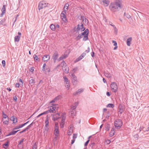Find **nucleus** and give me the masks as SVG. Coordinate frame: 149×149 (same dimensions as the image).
<instances>
[{"label": "nucleus", "mask_w": 149, "mask_h": 149, "mask_svg": "<svg viewBox=\"0 0 149 149\" xmlns=\"http://www.w3.org/2000/svg\"><path fill=\"white\" fill-rule=\"evenodd\" d=\"M121 0H116L111 2L109 6V9L113 12H117L121 8Z\"/></svg>", "instance_id": "obj_1"}, {"label": "nucleus", "mask_w": 149, "mask_h": 149, "mask_svg": "<svg viewBox=\"0 0 149 149\" xmlns=\"http://www.w3.org/2000/svg\"><path fill=\"white\" fill-rule=\"evenodd\" d=\"M123 124L122 121L120 119H117L114 121V126L117 129H119Z\"/></svg>", "instance_id": "obj_2"}, {"label": "nucleus", "mask_w": 149, "mask_h": 149, "mask_svg": "<svg viewBox=\"0 0 149 149\" xmlns=\"http://www.w3.org/2000/svg\"><path fill=\"white\" fill-rule=\"evenodd\" d=\"M48 5H49V4L47 3L46 1H41L39 3L38 9L40 10L41 9L48 6Z\"/></svg>", "instance_id": "obj_3"}, {"label": "nucleus", "mask_w": 149, "mask_h": 149, "mask_svg": "<svg viewBox=\"0 0 149 149\" xmlns=\"http://www.w3.org/2000/svg\"><path fill=\"white\" fill-rule=\"evenodd\" d=\"M111 88L113 92L116 93L118 90L117 84L115 82H112L111 84Z\"/></svg>", "instance_id": "obj_4"}, {"label": "nucleus", "mask_w": 149, "mask_h": 149, "mask_svg": "<svg viewBox=\"0 0 149 149\" xmlns=\"http://www.w3.org/2000/svg\"><path fill=\"white\" fill-rule=\"evenodd\" d=\"M125 109V107L124 105L121 104H119L118 107V114L121 115Z\"/></svg>", "instance_id": "obj_5"}, {"label": "nucleus", "mask_w": 149, "mask_h": 149, "mask_svg": "<svg viewBox=\"0 0 149 149\" xmlns=\"http://www.w3.org/2000/svg\"><path fill=\"white\" fill-rule=\"evenodd\" d=\"M51 116L52 117V120L54 121H56L61 118L60 113H58L51 114Z\"/></svg>", "instance_id": "obj_6"}, {"label": "nucleus", "mask_w": 149, "mask_h": 149, "mask_svg": "<svg viewBox=\"0 0 149 149\" xmlns=\"http://www.w3.org/2000/svg\"><path fill=\"white\" fill-rule=\"evenodd\" d=\"M72 82L74 85L76 84L77 80L76 76L73 74H71Z\"/></svg>", "instance_id": "obj_7"}, {"label": "nucleus", "mask_w": 149, "mask_h": 149, "mask_svg": "<svg viewBox=\"0 0 149 149\" xmlns=\"http://www.w3.org/2000/svg\"><path fill=\"white\" fill-rule=\"evenodd\" d=\"M65 14H66L63 13V11H62L61 14V17L63 21L65 23H66L68 22V20L66 19V16Z\"/></svg>", "instance_id": "obj_8"}, {"label": "nucleus", "mask_w": 149, "mask_h": 149, "mask_svg": "<svg viewBox=\"0 0 149 149\" xmlns=\"http://www.w3.org/2000/svg\"><path fill=\"white\" fill-rule=\"evenodd\" d=\"M58 57V54L57 52L56 51L52 56V58L54 61V63H55Z\"/></svg>", "instance_id": "obj_9"}, {"label": "nucleus", "mask_w": 149, "mask_h": 149, "mask_svg": "<svg viewBox=\"0 0 149 149\" xmlns=\"http://www.w3.org/2000/svg\"><path fill=\"white\" fill-rule=\"evenodd\" d=\"M54 129V133L56 136H58L59 134V132L58 130V126L57 125L55 124Z\"/></svg>", "instance_id": "obj_10"}, {"label": "nucleus", "mask_w": 149, "mask_h": 149, "mask_svg": "<svg viewBox=\"0 0 149 149\" xmlns=\"http://www.w3.org/2000/svg\"><path fill=\"white\" fill-rule=\"evenodd\" d=\"M62 69L63 72L65 73L68 74L69 73V69L67 65L63 67L62 68Z\"/></svg>", "instance_id": "obj_11"}, {"label": "nucleus", "mask_w": 149, "mask_h": 149, "mask_svg": "<svg viewBox=\"0 0 149 149\" xmlns=\"http://www.w3.org/2000/svg\"><path fill=\"white\" fill-rule=\"evenodd\" d=\"M50 59L49 55H44L42 58V60L44 61H47Z\"/></svg>", "instance_id": "obj_12"}, {"label": "nucleus", "mask_w": 149, "mask_h": 149, "mask_svg": "<svg viewBox=\"0 0 149 149\" xmlns=\"http://www.w3.org/2000/svg\"><path fill=\"white\" fill-rule=\"evenodd\" d=\"M6 5H3L2 8L1 9V17H2L4 14L6 13Z\"/></svg>", "instance_id": "obj_13"}, {"label": "nucleus", "mask_w": 149, "mask_h": 149, "mask_svg": "<svg viewBox=\"0 0 149 149\" xmlns=\"http://www.w3.org/2000/svg\"><path fill=\"white\" fill-rule=\"evenodd\" d=\"M84 91V89L83 88H81L78 89L77 91L74 92L73 93V95L74 96H76L79 95Z\"/></svg>", "instance_id": "obj_14"}, {"label": "nucleus", "mask_w": 149, "mask_h": 149, "mask_svg": "<svg viewBox=\"0 0 149 149\" xmlns=\"http://www.w3.org/2000/svg\"><path fill=\"white\" fill-rule=\"evenodd\" d=\"M19 130H17V131L13 130L11 132H9V133L8 134L6 135V136H9L11 135L15 134L18 131H19Z\"/></svg>", "instance_id": "obj_15"}, {"label": "nucleus", "mask_w": 149, "mask_h": 149, "mask_svg": "<svg viewBox=\"0 0 149 149\" xmlns=\"http://www.w3.org/2000/svg\"><path fill=\"white\" fill-rule=\"evenodd\" d=\"M103 5L105 6H108L110 3V1L108 0H103Z\"/></svg>", "instance_id": "obj_16"}, {"label": "nucleus", "mask_w": 149, "mask_h": 149, "mask_svg": "<svg viewBox=\"0 0 149 149\" xmlns=\"http://www.w3.org/2000/svg\"><path fill=\"white\" fill-rule=\"evenodd\" d=\"M105 76L109 78L111 77V75L107 71H105L104 72Z\"/></svg>", "instance_id": "obj_17"}, {"label": "nucleus", "mask_w": 149, "mask_h": 149, "mask_svg": "<svg viewBox=\"0 0 149 149\" xmlns=\"http://www.w3.org/2000/svg\"><path fill=\"white\" fill-rule=\"evenodd\" d=\"M132 38L131 37L129 38L127 40V45L130 46L131 45V42L132 40Z\"/></svg>", "instance_id": "obj_18"}, {"label": "nucleus", "mask_w": 149, "mask_h": 149, "mask_svg": "<svg viewBox=\"0 0 149 149\" xmlns=\"http://www.w3.org/2000/svg\"><path fill=\"white\" fill-rule=\"evenodd\" d=\"M115 132L114 129L113 128H112L110 133H109V136L110 137H112L115 134Z\"/></svg>", "instance_id": "obj_19"}, {"label": "nucleus", "mask_w": 149, "mask_h": 149, "mask_svg": "<svg viewBox=\"0 0 149 149\" xmlns=\"http://www.w3.org/2000/svg\"><path fill=\"white\" fill-rule=\"evenodd\" d=\"M52 106H51L49 107V108H50L51 109L53 112V113H55L56 112V105H54V104H52Z\"/></svg>", "instance_id": "obj_20"}, {"label": "nucleus", "mask_w": 149, "mask_h": 149, "mask_svg": "<svg viewBox=\"0 0 149 149\" xmlns=\"http://www.w3.org/2000/svg\"><path fill=\"white\" fill-rule=\"evenodd\" d=\"M66 113L65 112H63L62 113L61 116L62 118V120H65L66 118Z\"/></svg>", "instance_id": "obj_21"}, {"label": "nucleus", "mask_w": 149, "mask_h": 149, "mask_svg": "<svg viewBox=\"0 0 149 149\" xmlns=\"http://www.w3.org/2000/svg\"><path fill=\"white\" fill-rule=\"evenodd\" d=\"M85 30V31H84V32L81 33L82 35L84 36H85L86 35H88L89 33V31L88 29H87Z\"/></svg>", "instance_id": "obj_22"}, {"label": "nucleus", "mask_w": 149, "mask_h": 149, "mask_svg": "<svg viewBox=\"0 0 149 149\" xmlns=\"http://www.w3.org/2000/svg\"><path fill=\"white\" fill-rule=\"evenodd\" d=\"M76 114V112L75 111H71L69 113V114L70 116H75Z\"/></svg>", "instance_id": "obj_23"}, {"label": "nucleus", "mask_w": 149, "mask_h": 149, "mask_svg": "<svg viewBox=\"0 0 149 149\" xmlns=\"http://www.w3.org/2000/svg\"><path fill=\"white\" fill-rule=\"evenodd\" d=\"M50 28L53 31H55L56 29L55 26L53 24H52L50 25Z\"/></svg>", "instance_id": "obj_24"}, {"label": "nucleus", "mask_w": 149, "mask_h": 149, "mask_svg": "<svg viewBox=\"0 0 149 149\" xmlns=\"http://www.w3.org/2000/svg\"><path fill=\"white\" fill-rule=\"evenodd\" d=\"M65 120H61V122L60 123V127H61V128H63L64 127V124L65 123Z\"/></svg>", "instance_id": "obj_25"}, {"label": "nucleus", "mask_w": 149, "mask_h": 149, "mask_svg": "<svg viewBox=\"0 0 149 149\" xmlns=\"http://www.w3.org/2000/svg\"><path fill=\"white\" fill-rule=\"evenodd\" d=\"M20 37V36H15V42H19V40Z\"/></svg>", "instance_id": "obj_26"}, {"label": "nucleus", "mask_w": 149, "mask_h": 149, "mask_svg": "<svg viewBox=\"0 0 149 149\" xmlns=\"http://www.w3.org/2000/svg\"><path fill=\"white\" fill-rule=\"evenodd\" d=\"M75 104H76L75 105L72 106L71 109L72 110V111L76 109L78 104V102H77V103H75Z\"/></svg>", "instance_id": "obj_27"}, {"label": "nucleus", "mask_w": 149, "mask_h": 149, "mask_svg": "<svg viewBox=\"0 0 149 149\" xmlns=\"http://www.w3.org/2000/svg\"><path fill=\"white\" fill-rule=\"evenodd\" d=\"M35 82V80L33 79H31L29 81V83L30 84H31V85H33Z\"/></svg>", "instance_id": "obj_28"}, {"label": "nucleus", "mask_w": 149, "mask_h": 149, "mask_svg": "<svg viewBox=\"0 0 149 149\" xmlns=\"http://www.w3.org/2000/svg\"><path fill=\"white\" fill-rule=\"evenodd\" d=\"M48 108L49 109L48 110H47L45 111L46 114L48 113H53V112L52 111V110L50 108H49V107H48Z\"/></svg>", "instance_id": "obj_29"}, {"label": "nucleus", "mask_w": 149, "mask_h": 149, "mask_svg": "<svg viewBox=\"0 0 149 149\" xmlns=\"http://www.w3.org/2000/svg\"><path fill=\"white\" fill-rule=\"evenodd\" d=\"M65 85L68 90H69L70 88V85L69 81L68 82H65Z\"/></svg>", "instance_id": "obj_30"}, {"label": "nucleus", "mask_w": 149, "mask_h": 149, "mask_svg": "<svg viewBox=\"0 0 149 149\" xmlns=\"http://www.w3.org/2000/svg\"><path fill=\"white\" fill-rule=\"evenodd\" d=\"M78 69V68L77 67H76L74 68H73L72 70V72L73 73L72 74H74V73Z\"/></svg>", "instance_id": "obj_31"}, {"label": "nucleus", "mask_w": 149, "mask_h": 149, "mask_svg": "<svg viewBox=\"0 0 149 149\" xmlns=\"http://www.w3.org/2000/svg\"><path fill=\"white\" fill-rule=\"evenodd\" d=\"M48 120H49L48 117V116H47V118H46V120H45V125L48 126V124H49V123Z\"/></svg>", "instance_id": "obj_32"}, {"label": "nucleus", "mask_w": 149, "mask_h": 149, "mask_svg": "<svg viewBox=\"0 0 149 149\" xmlns=\"http://www.w3.org/2000/svg\"><path fill=\"white\" fill-rule=\"evenodd\" d=\"M83 35H82V33L79 34L78 36L76 37V39L77 40H79L82 37V36Z\"/></svg>", "instance_id": "obj_33"}, {"label": "nucleus", "mask_w": 149, "mask_h": 149, "mask_svg": "<svg viewBox=\"0 0 149 149\" xmlns=\"http://www.w3.org/2000/svg\"><path fill=\"white\" fill-rule=\"evenodd\" d=\"M81 19H82L83 21H84V20H85V23H86L87 21L88 22V20L84 16H81Z\"/></svg>", "instance_id": "obj_34"}, {"label": "nucleus", "mask_w": 149, "mask_h": 149, "mask_svg": "<svg viewBox=\"0 0 149 149\" xmlns=\"http://www.w3.org/2000/svg\"><path fill=\"white\" fill-rule=\"evenodd\" d=\"M83 58H82V57H81V56H80L76 59V60L75 61V62H78L79 61L81 60Z\"/></svg>", "instance_id": "obj_35"}, {"label": "nucleus", "mask_w": 149, "mask_h": 149, "mask_svg": "<svg viewBox=\"0 0 149 149\" xmlns=\"http://www.w3.org/2000/svg\"><path fill=\"white\" fill-rule=\"evenodd\" d=\"M114 107V105L112 104H108L106 106L107 107H111L112 108H113Z\"/></svg>", "instance_id": "obj_36"}, {"label": "nucleus", "mask_w": 149, "mask_h": 149, "mask_svg": "<svg viewBox=\"0 0 149 149\" xmlns=\"http://www.w3.org/2000/svg\"><path fill=\"white\" fill-rule=\"evenodd\" d=\"M81 25H80V30H81V31H84L85 30V28L84 27L83 24H82L81 23Z\"/></svg>", "instance_id": "obj_37"}, {"label": "nucleus", "mask_w": 149, "mask_h": 149, "mask_svg": "<svg viewBox=\"0 0 149 149\" xmlns=\"http://www.w3.org/2000/svg\"><path fill=\"white\" fill-rule=\"evenodd\" d=\"M23 127L22 126V124L21 125H19L18 126H17L15 127L13 129L14 130L18 129L19 128H21Z\"/></svg>", "instance_id": "obj_38"}, {"label": "nucleus", "mask_w": 149, "mask_h": 149, "mask_svg": "<svg viewBox=\"0 0 149 149\" xmlns=\"http://www.w3.org/2000/svg\"><path fill=\"white\" fill-rule=\"evenodd\" d=\"M124 16L126 17L127 18L129 19L131 17V16L128 13H124Z\"/></svg>", "instance_id": "obj_39"}, {"label": "nucleus", "mask_w": 149, "mask_h": 149, "mask_svg": "<svg viewBox=\"0 0 149 149\" xmlns=\"http://www.w3.org/2000/svg\"><path fill=\"white\" fill-rule=\"evenodd\" d=\"M61 65L62 68L63 67H64L67 65L66 63H65L64 61H63L61 62Z\"/></svg>", "instance_id": "obj_40"}, {"label": "nucleus", "mask_w": 149, "mask_h": 149, "mask_svg": "<svg viewBox=\"0 0 149 149\" xmlns=\"http://www.w3.org/2000/svg\"><path fill=\"white\" fill-rule=\"evenodd\" d=\"M9 122V118H7V119L6 120H5L3 122V123L5 125H7L8 124V123Z\"/></svg>", "instance_id": "obj_41"}, {"label": "nucleus", "mask_w": 149, "mask_h": 149, "mask_svg": "<svg viewBox=\"0 0 149 149\" xmlns=\"http://www.w3.org/2000/svg\"><path fill=\"white\" fill-rule=\"evenodd\" d=\"M2 114L3 118H7V117H8L7 115L5 113L4 111H3L2 112Z\"/></svg>", "instance_id": "obj_42"}, {"label": "nucleus", "mask_w": 149, "mask_h": 149, "mask_svg": "<svg viewBox=\"0 0 149 149\" xmlns=\"http://www.w3.org/2000/svg\"><path fill=\"white\" fill-rule=\"evenodd\" d=\"M37 143H35L33 145L32 149H37Z\"/></svg>", "instance_id": "obj_43"}, {"label": "nucleus", "mask_w": 149, "mask_h": 149, "mask_svg": "<svg viewBox=\"0 0 149 149\" xmlns=\"http://www.w3.org/2000/svg\"><path fill=\"white\" fill-rule=\"evenodd\" d=\"M69 4L68 3H66L64 6V7L63 8V9H65L67 10H68V7L69 6Z\"/></svg>", "instance_id": "obj_44"}, {"label": "nucleus", "mask_w": 149, "mask_h": 149, "mask_svg": "<svg viewBox=\"0 0 149 149\" xmlns=\"http://www.w3.org/2000/svg\"><path fill=\"white\" fill-rule=\"evenodd\" d=\"M88 39V35H86L84 36L83 40L84 41H86Z\"/></svg>", "instance_id": "obj_45"}, {"label": "nucleus", "mask_w": 149, "mask_h": 149, "mask_svg": "<svg viewBox=\"0 0 149 149\" xmlns=\"http://www.w3.org/2000/svg\"><path fill=\"white\" fill-rule=\"evenodd\" d=\"M110 128V125L109 124L107 125L105 127L106 130L107 131H108L109 130Z\"/></svg>", "instance_id": "obj_46"}, {"label": "nucleus", "mask_w": 149, "mask_h": 149, "mask_svg": "<svg viewBox=\"0 0 149 149\" xmlns=\"http://www.w3.org/2000/svg\"><path fill=\"white\" fill-rule=\"evenodd\" d=\"M73 132V130H69L68 131L67 133L68 136H70L72 134Z\"/></svg>", "instance_id": "obj_47"}, {"label": "nucleus", "mask_w": 149, "mask_h": 149, "mask_svg": "<svg viewBox=\"0 0 149 149\" xmlns=\"http://www.w3.org/2000/svg\"><path fill=\"white\" fill-rule=\"evenodd\" d=\"M64 79V81L65 82H68L69 81L68 79V78L65 76H64L63 77Z\"/></svg>", "instance_id": "obj_48"}, {"label": "nucleus", "mask_w": 149, "mask_h": 149, "mask_svg": "<svg viewBox=\"0 0 149 149\" xmlns=\"http://www.w3.org/2000/svg\"><path fill=\"white\" fill-rule=\"evenodd\" d=\"M113 27L114 30V33L116 35L118 33V29L115 26H113Z\"/></svg>", "instance_id": "obj_49"}, {"label": "nucleus", "mask_w": 149, "mask_h": 149, "mask_svg": "<svg viewBox=\"0 0 149 149\" xmlns=\"http://www.w3.org/2000/svg\"><path fill=\"white\" fill-rule=\"evenodd\" d=\"M47 114L45 111H44V112H43L42 113L40 114H39L37 116V118H39V117H40V116H41L43 115H44V114Z\"/></svg>", "instance_id": "obj_50"}, {"label": "nucleus", "mask_w": 149, "mask_h": 149, "mask_svg": "<svg viewBox=\"0 0 149 149\" xmlns=\"http://www.w3.org/2000/svg\"><path fill=\"white\" fill-rule=\"evenodd\" d=\"M33 56L35 61H39L38 60V57L35 54L33 55Z\"/></svg>", "instance_id": "obj_51"}, {"label": "nucleus", "mask_w": 149, "mask_h": 149, "mask_svg": "<svg viewBox=\"0 0 149 149\" xmlns=\"http://www.w3.org/2000/svg\"><path fill=\"white\" fill-rule=\"evenodd\" d=\"M9 142L8 141H7L6 143L5 144L3 145V146L5 148V146H6V147H8L9 146Z\"/></svg>", "instance_id": "obj_52"}, {"label": "nucleus", "mask_w": 149, "mask_h": 149, "mask_svg": "<svg viewBox=\"0 0 149 149\" xmlns=\"http://www.w3.org/2000/svg\"><path fill=\"white\" fill-rule=\"evenodd\" d=\"M33 122H32L28 126H27V127H26L28 129H29L30 128H31V127L33 125Z\"/></svg>", "instance_id": "obj_53"}, {"label": "nucleus", "mask_w": 149, "mask_h": 149, "mask_svg": "<svg viewBox=\"0 0 149 149\" xmlns=\"http://www.w3.org/2000/svg\"><path fill=\"white\" fill-rule=\"evenodd\" d=\"M80 26L79 24L77 26V28L76 29V31H79L80 30Z\"/></svg>", "instance_id": "obj_54"}, {"label": "nucleus", "mask_w": 149, "mask_h": 149, "mask_svg": "<svg viewBox=\"0 0 149 149\" xmlns=\"http://www.w3.org/2000/svg\"><path fill=\"white\" fill-rule=\"evenodd\" d=\"M62 56L63 57V59L66 58L68 56V55L66 54H64L62 55Z\"/></svg>", "instance_id": "obj_55"}, {"label": "nucleus", "mask_w": 149, "mask_h": 149, "mask_svg": "<svg viewBox=\"0 0 149 149\" xmlns=\"http://www.w3.org/2000/svg\"><path fill=\"white\" fill-rule=\"evenodd\" d=\"M2 64L3 67H5V63H6V62H5V61L3 60L2 61Z\"/></svg>", "instance_id": "obj_56"}, {"label": "nucleus", "mask_w": 149, "mask_h": 149, "mask_svg": "<svg viewBox=\"0 0 149 149\" xmlns=\"http://www.w3.org/2000/svg\"><path fill=\"white\" fill-rule=\"evenodd\" d=\"M112 42L113 43V45L115 46H117V42L114 40H112Z\"/></svg>", "instance_id": "obj_57"}, {"label": "nucleus", "mask_w": 149, "mask_h": 149, "mask_svg": "<svg viewBox=\"0 0 149 149\" xmlns=\"http://www.w3.org/2000/svg\"><path fill=\"white\" fill-rule=\"evenodd\" d=\"M105 142L107 143V145H108L110 143L111 141L109 139H107L105 141Z\"/></svg>", "instance_id": "obj_58"}, {"label": "nucleus", "mask_w": 149, "mask_h": 149, "mask_svg": "<svg viewBox=\"0 0 149 149\" xmlns=\"http://www.w3.org/2000/svg\"><path fill=\"white\" fill-rule=\"evenodd\" d=\"M89 140H88L84 144V146L85 147H86L87 146L88 143L89 142Z\"/></svg>", "instance_id": "obj_59"}, {"label": "nucleus", "mask_w": 149, "mask_h": 149, "mask_svg": "<svg viewBox=\"0 0 149 149\" xmlns=\"http://www.w3.org/2000/svg\"><path fill=\"white\" fill-rule=\"evenodd\" d=\"M5 19H3L0 22V24L1 25H3V23L5 22Z\"/></svg>", "instance_id": "obj_60"}, {"label": "nucleus", "mask_w": 149, "mask_h": 149, "mask_svg": "<svg viewBox=\"0 0 149 149\" xmlns=\"http://www.w3.org/2000/svg\"><path fill=\"white\" fill-rule=\"evenodd\" d=\"M95 143H90L89 145L92 148L93 147V146L95 145Z\"/></svg>", "instance_id": "obj_61"}, {"label": "nucleus", "mask_w": 149, "mask_h": 149, "mask_svg": "<svg viewBox=\"0 0 149 149\" xmlns=\"http://www.w3.org/2000/svg\"><path fill=\"white\" fill-rule=\"evenodd\" d=\"M77 134H73V138L75 139L77 137Z\"/></svg>", "instance_id": "obj_62"}, {"label": "nucleus", "mask_w": 149, "mask_h": 149, "mask_svg": "<svg viewBox=\"0 0 149 149\" xmlns=\"http://www.w3.org/2000/svg\"><path fill=\"white\" fill-rule=\"evenodd\" d=\"M89 51H90V48L89 47H88V48L84 52L86 53H86H88V52H89Z\"/></svg>", "instance_id": "obj_63"}, {"label": "nucleus", "mask_w": 149, "mask_h": 149, "mask_svg": "<svg viewBox=\"0 0 149 149\" xmlns=\"http://www.w3.org/2000/svg\"><path fill=\"white\" fill-rule=\"evenodd\" d=\"M73 128V125H72L71 124L70 125L69 127V129L70 130H73L72 129Z\"/></svg>", "instance_id": "obj_64"}]
</instances>
